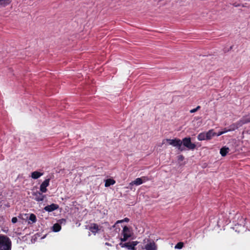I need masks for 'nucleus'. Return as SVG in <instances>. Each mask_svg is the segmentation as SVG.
<instances>
[{
	"mask_svg": "<svg viewBox=\"0 0 250 250\" xmlns=\"http://www.w3.org/2000/svg\"><path fill=\"white\" fill-rule=\"evenodd\" d=\"M168 145L175 147L180 151L184 150V148L182 147V141L179 139H165L163 140L161 146H167Z\"/></svg>",
	"mask_w": 250,
	"mask_h": 250,
	"instance_id": "obj_1",
	"label": "nucleus"
},
{
	"mask_svg": "<svg viewBox=\"0 0 250 250\" xmlns=\"http://www.w3.org/2000/svg\"><path fill=\"white\" fill-rule=\"evenodd\" d=\"M12 242L10 239L5 235L0 236V250H11Z\"/></svg>",
	"mask_w": 250,
	"mask_h": 250,
	"instance_id": "obj_2",
	"label": "nucleus"
},
{
	"mask_svg": "<svg viewBox=\"0 0 250 250\" xmlns=\"http://www.w3.org/2000/svg\"><path fill=\"white\" fill-rule=\"evenodd\" d=\"M250 122V114L248 116L244 117L241 120L238 121L235 124H233L229 126V130L233 131L239 127L242 126L243 124Z\"/></svg>",
	"mask_w": 250,
	"mask_h": 250,
	"instance_id": "obj_3",
	"label": "nucleus"
},
{
	"mask_svg": "<svg viewBox=\"0 0 250 250\" xmlns=\"http://www.w3.org/2000/svg\"><path fill=\"white\" fill-rule=\"evenodd\" d=\"M182 142L183 146L188 149L194 150L196 148V145L191 142V138L190 137L184 138L182 140Z\"/></svg>",
	"mask_w": 250,
	"mask_h": 250,
	"instance_id": "obj_4",
	"label": "nucleus"
},
{
	"mask_svg": "<svg viewBox=\"0 0 250 250\" xmlns=\"http://www.w3.org/2000/svg\"><path fill=\"white\" fill-rule=\"evenodd\" d=\"M121 234L123 235V237H121L120 238L121 242L126 241L131 236V232L130 229L127 226H125L123 228V229Z\"/></svg>",
	"mask_w": 250,
	"mask_h": 250,
	"instance_id": "obj_5",
	"label": "nucleus"
},
{
	"mask_svg": "<svg viewBox=\"0 0 250 250\" xmlns=\"http://www.w3.org/2000/svg\"><path fill=\"white\" fill-rule=\"evenodd\" d=\"M32 198L37 202H42L46 197L45 195H43L41 191H36L32 193Z\"/></svg>",
	"mask_w": 250,
	"mask_h": 250,
	"instance_id": "obj_6",
	"label": "nucleus"
},
{
	"mask_svg": "<svg viewBox=\"0 0 250 250\" xmlns=\"http://www.w3.org/2000/svg\"><path fill=\"white\" fill-rule=\"evenodd\" d=\"M49 179H45L40 186V191L42 193H45L47 191L46 187L49 185Z\"/></svg>",
	"mask_w": 250,
	"mask_h": 250,
	"instance_id": "obj_7",
	"label": "nucleus"
},
{
	"mask_svg": "<svg viewBox=\"0 0 250 250\" xmlns=\"http://www.w3.org/2000/svg\"><path fill=\"white\" fill-rule=\"evenodd\" d=\"M146 250H157V246L154 241H151L146 244L144 248Z\"/></svg>",
	"mask_w": 250,
	"mask_h": 250,
	"instance_id": "obj_8",
	"label": "nucleus"
},
{
	"mask_svg": "<svg viewBox=\"0 0 250 250\" xmlns=\"http://www.w3.org/2000/svg\"><path fill=\"white\" fill-rule=\"evenodd\" d=\"M59 206L58 205L52 203L50 205H47L44 208V209L48 212H51L58 209Z\"/></svg>",
	"mask_w": 250,
	"mask_h": 250,
	"instance_id": "obj_9",
	"label": "nucleus"
},
{
	"mask_svg": "<svg viewBox=\"0 0 250 250\" xmlns=\"http://www.w3.org/2000/svg\"><path fill=\"white\" fill-rule=\"evenodd\" d=\"M89 230L94 234L99 230V226L97 224L93 223L89 227Z\"/></svg>",
	"mask_w": 250,
	"mask_h": 250,
	"instance_id": "obj_10",
	"label": "nucleus"
},
{
	"mask_svg": "<svg viewBox=\"0 0 250 250\" xmlns=\"http://www.w3.org/2000/svg\"><path fill=\"white\" fill-rule=\"evenodd\" d=\"M207 139V140H211L214 136H216V133H215L213 129H210L208 132H206Z\"/></svg>",
	"mask_w": 250,
	"mask_h": 250,
	"instance_id": "obj_11",
	"label": "nucleus"
},
{
	"mask_svg": "<svg viewBox=\"0 0 250 250\" xmlns=\"http://www.w3.org/2000/svg\"><path fill=\"white\" fill-rule=\"evenodd\" d=\"M142 184H143V183H142L141 179L140 178H137L135 180H134V181H132L131 183H130L129 188L131 189L132 188L131 187V186L134 185H136V186H139V185H141Z\"/></svg>",
	"mask_w": 250,
	"mask_h": 250,
	"instance_id": "obj_12",
	"label": "nucleus"
},
{
	"mask_svg": "<svg viewBox=\"0 0 250 250\" xmlns=\"http://www.w3.org/2000/svg\"><path fill=\"white\" fill-rule=\"evenodd\" d=\"M197 139L199 141L207 140L206 132L199 133L197 136Z\"/></svg>",
	"mask_w": 250,
	"mask_h": 250,
	"instance_id": "obj_13",
	"label": "nucleus"
},
{
	"mask_svg": "<svg viewBox=\"0 0 250 250\" xmlns=\"http://www.w3.org/2000/svg\"><path fill=\"white\" fill-rule=\"evenodd\" d=\"M43 175V173L37 171H34L31 173V177L33 179H37Z\"/></svg>",
	"mask_w": 250,
	"mask_h": 250,
	"instance_id": "obj_14",
	"label": "nucleus"
},
{
	"mask_svg": "<svg viewBox=\"0 0 250 250\" xmlns=\"http://www.w3.org/2000/svg\"><path fill=\"white\" fill-rule=\"evenodd\" d=\"M229 147L224 146L220 149V153L222 156H225L229 153Z\"/></svg>",
	"mask_w": 250,
	"mask_h": 250,
	"instance_id": "obj_15",
	"label": "nucleus"
},
{
	"mask_svg": "<svg viewBox=\"0 0 250 250\" xmlns=\"http://www.w3.org/2000/svg\"><path fill=\"white\" fill-rule=\"evenodd\" d=\"M115 183V181L112 179H107L105 181L104 186L108 187L111 185H113Z\"/></svg>",
	"mask_w": 250,
	"mask_h": 250,
	"instance_id": "obj_16",
	"label": "nucleus"
},
{
	"mask_svg": "<svg viewBox=\"0 0 250 250\" xmlns=\"http://www.w3.org/2000/svg\"><path fill=\"white\" fill-rule=\"evenodd\" d=\"M119 245L122 248L125 247V248H127L128 250H131L132 249L131 246L130 245V243L129 242L123 243V242H121L119 244Z\"/></svg>",
	"mask_w": 250,
	"mask_h": 250,
	"instance_id": "obj_17",
	"label": "nucleus"
},
{
	"mask_svg": "<svg viewBox=\"0 0 250 250\" xmlns=\"http://www.w3.org/2000/svg\"><path fill=\"white\" fill-rule=\"evenodd\" d=\"M61 229V226L59 223L55 224L53 226V230L54 232H58Z\"/></svg>",
	"mask_w": 250,
	"mask_h": 250,
	"instance_id": "obj_18",
	"label": "nucleus"
},
{
	"mask_svg": "<svg viewBox=\"0 0 250 250\" xmlns=\"http://www.w3.org/2000/svg\"><path fill=\"white\" fill-rule=\"evenodd\" d=\"M10 2V0H0V5L4 6Z\"/></svg>",
	"mask_w": 250,
	"mask_h": 250,
	"instance_id": "obj_19",
	"label": "nucleus"
},
{
	"mask_svg": "<svg viewBox=\"0 0 250 250\" xmlns=\"http://www.w3.org/2000/svg\"><path fill=\"white\" fill-rule=\"evenodd\" d=\"M29 219V220L31 221L32 223H35L37 221L36 216L34 214H31L30 215Z\"/></svg>",
	"mask_w": 250,
	"mask_h": 250,
	"instance_id": "obj_20",
	"label": "nucleus"
},
{
	"mask_svg": "<svg viewBox=\"0 0 250 250\" xmlns=\"http://www.w3.org/2000/svg\"><path fill=\"white\" fill-rule=\"evenodd\" d=\"M184 247L183 242H178L175 246V249H181Z\"/></svg>",
	"mask_w": 250,
	"mask_h": 250,
	"instance_id": "obj_21",
	"label": "nucleus"
},
{
	"mask_svg": "<svg viewBox=\"0 0 250 250\" xmlns=\"http://www.w3.org/2000/svg\"><path fill=\"white\" fill-rule=\"evenodd\" d=\"M129 243H130V245L132 247L131 250H134L135 249V247L138 244V242L137 241H132Z\"/></svg>",
	"mask_w": 250,
	"mask_h": 250,
	"instance_id": "obj_22",
	"label": "nucleus"
},
{
	"mask_svg": "<svg viewBox=\"0 0 250 250\" xmlns=\"http://www.w3.org/2000/svg\"><path fill=\"white\" fill-rule=\"evenodd\" d=\"M200 108H201V106L198 105L195 108H193L192 109H191L190 110V113H194V112L197 111L199 109H200Z\"/></svg>",
	"mask_w": 250,
	"mask_h": 250,
	"instance_id": "obj_23",
	"label": "nucleus"
},
{
	"mask_svg": "<svg viewBox=\"0 0 250 250\" xmlns=\"http://www.w3.org/2000/svg\"><path fill=\"white\" fill-rule=\"evenodd\" d=\"M140 178L142 180V183L149 180V178L147 176H142Z\"/></svg>",
	"mask_w": 250,
	"mask_h": 250,
	"instance_id": "obj_24",
	"label": "nucleus"
},
{
	"mask_svg": "<svg viewBox=\"0 0 250 250\" xmlns=\"http://www.w3.org/2000/svg\"><path fill=\"white\" fill-rule=\"evenodd\" d=\"M18 221L17 218L16 217H14L12 218L11 222L12 223L15 224L17 223Z\"/></svg>",
	"mask_w": 250,
	"mask_h": 250,
	"instance_id": "obj_25",
	"label": "nucleus"
},
{
	"mask_svg": "<svg viewBox=\"0 0 250 250\" xmlns=\"http://www.w3.org/2000/svg\"><path fill=\"white\" fill-rule=\"evenodd\" d=\"M123 223V219L122 220H118L116 223L112 226L113 228H115V226L117 224H118L119 223Z\"/></svg>",
	"mask_w": 250,
	"mask_h": 250,
	"instance_id": "obj_26",
	"label": "nucleus"
},
{
	"mask_svg": "<svg viewBox=\"0 0 250 250\" xmlns=\"http://www.w3.org/2000/svg\"><path fill=\"white\" fill-rule=\"evenodd\" d=\"M123 222H128L129 221V219L128 218H125L124 219H123Z\"/></svg>",
	"mask_w": 250,
	"mask_h": 250,
	"instance_id": "obj_27",
	"label": "nucleus"
},
{
	"mask_svg": "<svg viewBox=\"0 0 250 250\" xmlns=\"http://www.w3.org/2000/svg\"><path fill=\"white\" fill-rule=\"evenodd\" d=\"M224 133V132L220 131L218 133H216V136H219Z\"/></svg>",
	"mask_w": 250,
	"mask_h": 250,
	"instance_id": "obj_28",
	"label": "nucleus"
},
{
	"mask_svg": "<svg viewBox=\"0 0 250 250\" xmlns=\"http://www.w3.org/2000/svg\"><path fill=\"white\" fill-rule=\"evenodd\" d=\"M184 157H179V159H178L179 162L182 161L183 160V159H184Z\"/></svg>",
	"mask_w": 250,
	"mask_h": 250,
	"instance_id": "obj_29",
	"label": "nucleus"
},
{
	"mask_svg": "<svg viewBox=\"0 0 250 250\" xmlns=\"http://www.w3.org/2000/svg\"><path fill=\"white\" fill-rule=\"evenodd\" d=\"M59 221L61 223H62V222H65V219H62L60 220Z\"/></svg>",
	"mask_w": 250,
	"mask_h": 250,
	"instance_id": "obj_30",
	"label": "nucleus"
},
{
	"mask_svg": "<svg viewBox=\"0 0 250 250\" xmlns=\"http://www.w3.org/2000/svg\"><path fill=\"white\" fill-rule=\"evenodd\" d=\"M105 245H106V246H111V244H110V243H107V242H106L105 243Z\"/></svg>",
	"mask_w": 250,
	"mask_h": 250,
	"instance_id": "obj_31",
	"label": "nucleus"
},
{
	"mask_svg": "<svg viewBox=\"0 0 250 250\" xmlns=\"http://www.w3.org/2000/svg\"><path fill=\"white\" fill-rule=\"evenodd\" d=\"M228 131H230V130H229V129H225V130L223 131L222 132H224V133H225L227 132Z\"/></svg>",
	"mask_w": 250,
	"mask_h": 250,
	"instance_id": "obj_32",
	"label": "nucleus"
}]
</instances>
